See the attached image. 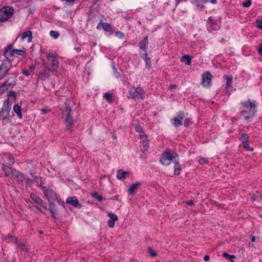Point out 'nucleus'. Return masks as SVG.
<instances>
[{"mask_svg": "<svg viewBox=\"0 0 262 262\" xmlns=\"http://www.w3.org/2000/svg\"><path fill=\"white\" fill-rule=\"evenodd\" d=\"M102 22L101 21V22H100V23L97 25V29L98 30H100V29H101L102 27Z\"/></svg>", "mask_w": 262, "mask_h": 262, "instance_id": "e2e57ef3", "label": "nucleus"}, {"mask_svg": "<svg viewBox=\"0 0 262 262\" xmlns=\"http://www.w3.org/2000/svg\"><path fill=\"white\" fill-rule=\"evenodd\" d=\"M242 104L248 110V111L243 110L241 112V114L244 116L245 119L248 120L253 117L257 112L256 101L252 102L248 100L242 102Z\"/></svg>", "mask_w": 262, "mask_h": 262, "instance_id": "f257e3e1", "label": "nucleus"}, {"mask_svg": "<svg viewBox=\"0 0 262 262\" xmlns=\"http://www.w3.org/2000/svg\"><path fill=\"white\" fill-rule=\"evenodd\" d=\"M104 98H105L106 101L108 103H113L114 101V99H113L112 94L106 93H105L103 96Z\"/></svg>", "mask_w": 262, "mask_h": 262, "instance_id": "bb28decb", "label": "nucleus"}, {"mask_svg": "<svg viewBox=\"0 0 262 262\" xmlns=\"http://www.w3.org/2000/svg\"><path fill=\"white\" fill-rule=\"evenodd\" d=\"M91 195L92 197L95 198L96 199H97L99 201H102L103 199L102 195L99 194L96 191L91 192Z\"/></svg>", "mask_w": 262, "mask_h": 262, "instance_id": "c85d7f7f", "label": "nucleus"}, {"mask_svg": "<svg viewBox=\"0 0 262 262\" xmlns=\"http://www.w3.org/2000/svg\"><path fill=\"white\" fill-rule=\"evenodd\" d=\"M174 173L176 176H179L180 174V171L182 170L181 165H180L179 162L174 161Z\"/></svg>", "mask_w": 262, "mask_h": 262, "instance_id": "b1692460", "label": "nucleus"}, {"mask_svg": "<svg viewBox=\"0 0 262 262\" xmlns=\"http://www.w3.org/2000/svg\"><path fill=\"white\" fill-rule=\"evenodd\" d=\"M181 61L185 62L187 66H190L191 64V59L189 55H185L181 57Z\"/></svg>", "mask_w": 262, "mask_h": 262, "instance_id": "412c9836", "label": "nucleus"}, {"mask_svg": "<svg viewBox=\"0 0 262 262\" xmlns=\"http://www.w3.org/2000/svg\"><path fill=\"white\" fill-rule=\"evenodd\" d=\"M177 87V85L175 84H171L169 88V89L170 90H173L176 89Z\"/></svg>", "mask_w": 262, "mask_h": 262, "instance_id": "680f3d73", "label": "nucleus"}, {"mask_svg": "<svg viewBox=\"0 0 262 262\" xmlns=\"http://www.w3.org/2000/svg\"><path fill=\"white\" fill-rule=\"evenodd\" d=\"M147 251L148 253L151 257H155L157 255L156 251L155 250H154L153 249L150 247H148Z\"/></svg>", "mask_w": 262, "mask_h": 262, "instance_id": "473e14b6", "label": "nucleus"}, {"mask_svg": "<svg viewBox=\"0 0 262 262\" xmlns=\"http://www.w3.org/2000/svg\"><path fill=\"white\" fill-rule=\"evenodd\" d=\"M11 81H12V82H14L13 83H14V86L16 84V81H15V79H13V77H9L6 82H10Z\"/></svg>", "mask_w": 262, "mask_h": 262, "instance_id": "3c124183", "label": "nucleus"}, {"mask_svg": "<svg viewBox=\"0 0 262 262\" xmlns=\"http://www.w3.org/2000/svg\"><path fill=\"white\" fill-rule=\"evenodd\" d=\"M14 82L11 81V82H5L4 83L2 84L0 86V94L4 93L7 90H8L10 86L14 87Z\"/></svg>", "mask_w": 262, "mask_h": 262, "instance_id": "f3484780", "label": "nucleus"}, {"mask_svg": "<svg viewBox=\"0 0 262 262\" xmlns=\"http://www.w3.org/2000/svg\"><path fill=\"white\" fill-rule=\"evenodd\" d=\"M185 117V115L184 112L181 111L179 112L178 113L177 117L173 118V124L177 127L178 126L181 125L182 124V121L184 118Z\"/></svg>", "mask_w": 262, "mask_h": 262, "instance_id": "ddd939ff", "label": "nucleus"}, {"mask_svg": "<svg viewBox=\"0 0 262 262\" xmlns=\"http://www.w3.org/2000/svg\"><path fill=\"white\" fill-rule=\"evenodd\" d=\"M20 176L26 180L27 184H31L33 183V180H31L29 178H26L25 175L23 173H21Z\"/></svg>", "mask_w": 262, "mask_h": 262, "instance_id": "79ce46f5", "label": "nucleus"}, {"mask_svg": "<svg viewBox=\"0 0 262 262\" xmlns=\"http://www.w3.org/2000/svg\"><path fill=\"white\" fill-rule=\"evenodd\" d=\"M67 2H68V3H73L74 2L75 0H66Z\"/></svg>", "mask_w": 262, "mask_h": 262, "instance_id": "774afa93", "label": "nucleus"}, {"mask_svg": "<svg viewBox=\"0 0 262 262\" xmlns=\"http://www.w3.org/2000/svg\"><path fill=\"white\" fill-rule=\"evenodd\" d=\"M128 173V171H124L122 169H119L117 171V178L119 180L124 179L127 177Z\"/></svg>", "mask_w": 262, "mask_h": 262, "instance_id": "aec40b11", "label": "nucleus"}, {"mask_svg": "<svg viewBox=\"0 0 262 262\" xmlns=\"http://www.w3.org/2000/svg\"><path fill=\"white\" fill-rule=\"evenodd\" d=\"M17 245V247L19 248L21 251H25V256H27L29 255V251L28 250V248L26 247V245L23 243H18L16 244Z\"/></svg>", "mask_w": 262, "mask_h": 262, "instance_id": "393cba45", "label": "nucleus"}, {"mask_svg": "<svg viewBox=\"0 0 262 262\" xmlns=\"http://www.w3.org/2000/svg\"><path fill=\"white\" fill-rule=\"evenodd\" d=\"M22 73L25 76H28L30 75V72L26 69H24L23 70Z\"/></svg>", "mask_w": 262, "mask_h": 262, "instance_id": "603ef678", "label": "nucleus"}, {"mask_svg": "<svg viewBox=\"0 0 262 262\" xmlns=\"http://www.w3.org/2000/svg\"><path fill=\"white\" fill-rule=\"evenodd\" d=\"M232 83V76H227V81H226V88L227 89L230 88L231 86Z\"/></svg>", "mask_w": 262, "mask_h": 262, "instance_id": "c756f323", "label": "nucleus"}, {"mask_svg": "<svg viewBox=\"0 0 262 262\" xmlns=\"http://www.w3.org/2000/svg\"><path fill=\"white\" fill-rule=\"evenodd\" d=\"M143 59H145V60H146V63L147 65L148 64V60H150V58H147V52H146L145 53H144L142 57Z\"/></svg>", "mask_w": 262, "mask_h": 262, "instance_id": "09e8293b", "label": "nucleus"}, {"mask_svg": "<svg viewBox=\"0 0 262 262\" xmlns=\"http://www.w3.org/2000/svg\"><path fill=\"white\" fill-rule=\"evenodd\" d=\"M251 5V0H248L247 2L243 3V6L246 8L250 7Z\"/></svg>", "mask_w": 262, "mask_h": 262, "instance_id": "49530a36", "label": "nucleus"}, {"mask_svg": "<svg viewBox=\"0 0 262 262\" xmlns=\"http://www.w3.org/2000/svg\"><path fill=\"white\" fill-rule=\"evenodd\" d=\"M135 129H136V131L137 133H138L139 134L143 133V130L142 129V128L139 123L137 124H136Z\"/></svg>", "mask_w": 262, "mask_h": 262, "instance_id": "ea45409f", "label": "nucleus"}, {"mask_svg": "<svg viewBox=\"0 0 262 262\" xmlns=\"http://www.w3.org/2000/svg\"><path fill=\"white\" fill-rule=\"evenodd\" d=\"M148 44V36H146L144 38L140 41L139 43V47L141 50L147 52V45Z\"/></svg>", "mask_w": 262, "mask_h": 262, "instance_id": "6ab92c4d", "label": "nucleus"}, {"mask_svg": "<svg viewBox=\"0 0 262 262\" xmlns=\"http://www.w3.org/2000/svg\"><path fill=\"white\" fill-rule=\"evenodd\" d=\"M10 166L11 165H9L8 164H7V163H4L3 164V166L2 167L1 169L2 170L5 171L7 170H9V168H10L11 167Z\"/></svg>", "mask_w": 262, "mask_h": 262, "instance_id": "37998d69", "label": "nucleus"}, {"mask_svg": "<svg viewBox=\"0 0 262 262\" xmlns=\"http://www.w3.org/2000/svg\"><path fill=\"white\" fill-rule=\"evenodd\" d=\"M209 259H210V257H209V255H205V256L204 257V260L205 261H208V260H209Z\"/></svg>", "mask_w": 262, "mask_h": 262, "instance_id": "69168bd1", "label": "nucleus"}, {"mask_svg": "<svg viewBox=\"0 0 262 262\" xmlns=\"http://www.w3.org/2000/svg\"><path fill=\"white\" fill-rule=\"evenodd\" d=\"M256 22L257 23V27L259 29H262V24L260 25V24H259V23H262V18L260 20H258V19L256 20Z\"/></svg>", "mask_w": 262, "mask_h": 262, "instance_id": "864d4df0", "label": "nucleus"}, {"mask_svg": "<svg viewBox=\"0 0 262 262\" xmlns=\"http://www.w3.org/2000/svg\"><path fill=\"white\" fill-rule=\"evenodd\" d=\"M10 238L13 241V242L14 244H17V238L15 236H13L12 235L10 236Z\"/></svg>", "mask_w": 262, "mask_h": 262, "instance_id": "4d7b16f0", "label": "nucleus"}, {"mask_svg": "<svg viewBox=\"0 0 262 262\" xmlns=\"http://www.w3.org/2000/svg\"><path fill=\"white\" fill-rule=\"evenodd\" d=\"M21 37L23 39L28 37V42H30L31 41L32 38V32L30 31H26L22 34Z\"/></svg>", "mask_w": 262, "mask_h": 262, "instance_id": "a878e982", "label": "nucleus"}, {"mask_svg": "<svg viewBox=\"0 0 262 262\" xmlns=\"http://www.w3.org/2000/svg\"><path fill=\"white\" fill-rule=\"evenodd\" d=\"M199 163L201 165L204 164L207 162L206 159L204 158H200L199 160Z\"/></svg>", "mask_w": 262, "mask_h": 262, "instance_id": "de8ad7c7", "label": "nucleus"}, {"mask_svg": "<svg viewBox=\"0 0 262 262\" xmlns=\"http://www.w3.org/2000/svg\"><path fill=\"white\" fill-rule=\"evenodd\" d=\"M12 52H14V54H15L17 55H21V56H23L26 53V51L24 49V50L13 49Z\"/></svg>", "mask_w": 262, "mask_h": 262, "instance_id": "7c9ffc66", "label": "nucleus"}, {"mask_svg": "<svg viewBox=\"0 0 262 262\" xmlns=\"http://www.w3.org/2000/svg\"><path fill=\"white\" fill-rule=\"evenodd\" d=\"M184 126L188 127L189 125V120L188 118H185L184 120Z\"/></svg>", "mask_w": 262, "mask_h": 262, "instance_id": "6e6d98bb", "label": "nucleus"}, {"mask_svg": "<svg viewBox=\"0 0 262 262\" xmlns=\"http://www.w3.org/2000/svg\"><path fill=\"white\" fill-rule=\"evenodd\" d=\"M178 157V154L177 152H171L170 149L166 150L162 154L159 161L163 165H168Z\"/></svg>", "mask_w": 262, "mask_h": 262, "instance_id": "f03ea898", "label": "nucleus"}, {"mask_svg": "<svg viewBox=\"0 0 262 262\" xmlns=\"http://www.w3.org/2000/svg\"><path fill=\"white\" fill-rule=\"evenodd\" d=\"M69 105V101L67 100L64 103V106L61 109L62 111V115L66 116L65 121L68 123L67 127L69 129L70 128L71 126L73 123V119L70 114L72 110Z\"/></svg>", "mask_w": 262, "mask_h": 262, "instance_id": "7ed1b4c3", "label": "nucleus"}, {"mask_svg": "<svg viewBox=\"0 0 262 262\" xmlns=\"http://www.w3.org/2000/svg\"><path fill=\"white\" fill-rule=\"evenodd\" d=\"M66 202L68 205H72L78 209H80L82 207L78 199L75 196L68 198Z\"/></svg>", "mask_w": 262, "mask_h": 262, "instance_id": "4468645a", "label": "nucleus"}, {"mask_svg": "<svg viewBox=\"0 0 262 262\" xmlns=\"http://www.w3.org/2000/svg\"><path fill=\"white\" fill-rule=\"evenodd\" d=\"M140 138L142 140L141 142L143 144V147L144 148V150L143 152H145V151H147L148 147H149V141L147 140V138L146 135L145 134L144 132L143 131V133L139 134Z\"/></svg>", "mask_w": 262, "mask_h": 262, "instance_id": "dca6fc26", "label": "nucleus"}, {"mask_svg": "<svg viewBox=\"0 0 262 262\" xmlns=\"http://www.w3.org/2000/svg\"><path fill=\"white\" fill-rule=\"evenodd\" d=\"M8 97L12 96L14 99L16 98V93L14 91H10L8 94Z\"/></svg>", "mask_w": 262, "mask_h": 262, "instance_id": "c03bdc74", "label": "nucleus"}, {"mask_svg": "<svg viewBox=\"0 0 262 262\" xmlns=\"http://www.w3.org/2000/svg\"><path fill=\"white\" fill-rule=\"evenodd\" d=\"M259 48L257 49V52L259 54L262 55V44L259 45Z\"/></svg>", "mask_w": 262, "mask_h": 262, "instance_id": "bf43d9fd", "label": "nucleus"}, {"mask_svg": "<svg viewBox=\"0 0 262 262\" xmlns=\"http://www.w3.org/2000/svg\"><path fill=\"white\" fill-rule=\"evenodd\" d=\"M20 174V173L19 171L12 167L9 168V170L5 171V176L7 177H10L11 179L18 178Z\"/></svg>", "mask_w": 262, "mask_h": 262, "instance_id": "f8f14e48", "label": "nucleus"}, {"mask_svg": "<svg viewBox=\"0 0 262 262\" xmlns=\"http://www.w3.org/2000/svg\"><path fill=\"white\" fill-rule=\"evenodd\" d=\"M50 206L48 210L52 213V216L54 218H56V210L55 209V205L54 202H49Z\"/></svg>", "mask_w": 262, "mask_h": 262, "instance_id": "4be33fe9", "label": "nucleus"}, {"mask_svg": "<svg viewBox=\"0 0 262 262\" xmlns=\"http://www.w3.org/2000/svg\"><path fill=\"white\" fill-rule=\"evenodd\" d=\"M212 75L210 72L207 71L202 75L201 84L206 88H209L211 85Z\"/></svg>", "mask_w": 262, "mask_h": 262, "instance_id": "1a4fd4ad", "label": "nucleus"}, {"mask_svg": "<svg viewBox=\"0 0 262 262\" xmlns=\"http://www.w3.org/2000/svg\"><path fill=\"white\" fill-rule=\"evenodd\" d=\"M14 13V9L9 6L4 7L0 10V22L10 19Z\"/></svg>", "mask_w": 262, "mask_h": 262, "instance_id": "20e7f679", "label": "nucleus"}, {"mask_svg": "<svg viewBox=\"0 0 262 262\" xmlns=\"http://www.w3.org/2000/svg\"><path fill=\"white\" fill-rule=\"evenodd\" d=\"M115 221L112 220L111 219L109 220L107 223L108 226L110 228H113L115 225Z\"/></svg>", "mask_w": 262, "mask_h": 262, "instance_id": "a18cd8bd", "label": "nucleus"}, {"mask_svg": "<svg viewBox=\"0 0 262 262\" xmlns=\"http://www.w3.org/2000/svg\"><path fill=\"white\" fill-rule=\"evenodd\" d=\"M42 191L49 202H54L57 200L56 193L50 188L41 185Z\"/></svg>", "mask_w": 262, "mask_h": 262, "instance_id": "423d86ee", "label": "nucleus"}, {"mask_svg": "<svg viewBox=\"0 0 262 262\" xmlns=\"http://www.w3.org/2000/svg\"><path fill=\"white\" fill-rule=\"evenodd\" d=\"M33 178H34L33 181H34L35 182L37 185H38L39 186L41 187V185H42V183L41 182V178L37 177V176H34V177H33Z\"/></svg>", "mask_w": 262, "mask_h": 262, "instance_id": "f704fd0d", "label": "nucleus"}, {"mask_svg": "<svg viewBox=\"0 0 262 262\" xmlns=\"http://www.w3.org/2000/svg\"><path fill=\"white\" fill-rule=\"evenodd\" d=\"M185 203L189 206H193L194 205V202L192 200L185 201Z\"/></svg>", "mask_w": 262, "mask_h": 262, "instance_id": "13d9d810", "label": "nucleus"}, {"mask_svg": "<svg viewBox=\"0 0 262 262\" xmlns=\"http://www.w3.org/2000/svg\"><path fill=\"white\" fill-rule=\"evenodd\" d=\"M14 158L11 156H9L8 157V162H6L7 164H8L9 165H13L14 164Z\"/></svg>", "mask_w": 262, "mask_h": 262, "instance_id": "e433bc0d", "label": "nucleus"}, {"mask_svg": "<svg viewBox=\"0 0 262 262\" xmlns=\"http://www.w3.org/2000/svg\"><path fill=\"white\" fill-rule=\"evenodd\" d=\"M13 50V49L12 44H9L4 48V52L3 55L6 58V60H8L9 58H10L14 55V52H12Z\"/></svg>", "mask_w": 262, "mask_h": 262, "instance_id": "2eb2a0df", "label": "nucleus"}, {"mask_svg": "<svg viewBox=\"0 0 262 262\" xmlns=\"http://www.w3.org/2000/svg\"><path fill=\"white\" fill-rule=\"evenodd\" d=\"M107 215L108 216L110 217L111 220H113L114 221H116L118 220V217L116 214H115L113 213L110 212L108 213Z\"/></svg>", "mask_w": 262, "mask_h": 262, "instance_id": "a19ab883", "label": "nucleus"}, {"mask_svg": "<svg viewBox=\"0 0 262 262\" xmlns=\"http://www.w3.org/2000/svg\"><path fill=\"white\" fill-rule=\"evenodd\" d=\"M13 110L14 112H15L19 117V118H22V113H21V108L20 106L18 104H15L13 106Z\"/></svg>", "mask_w": 262, "mask_h": 262, "instance_id": "5701e85b", "label": "nucleus"}, {"mask_svg": "<svg viewBox=\"0 0 262 262\" xmlns=\"http://www.w3.org/2000/svg\"><path fill=\"white\" fill-rule=\"evenodd\" d=\"M47 59L51 62L52 70L48 69L49 71H51L52 72L58 68L59 62L56 55L53 53H49L47 55Z\"/></svg>", "mask_w": 262, "mask_h": 262, "instance_id": "0eeeda50", "label": "nucleus"}, {"mask_svg": "<svg viewBox=\"0 0 262 262\" xmlns=\"http://www.w3.org/2000/svg\"><path fill=\"white\" fill-rule=\"evenodd\" d=\"M11 109V104L9 103V99H6L4 102L2 110L0 111V117H3V120L8 118L9 116V112Z\"/></svg>", "mask_w": 262, "mask_h": 262, "instance_id": "6e6552de", "label": "nucleus"}, {"mask_svg": "<svg viewBox=\"0 0 262 262\" xmlns=\"http://www.w3.org/2000/svg\"><path fill=\"white\" fill-rule=\"evenodd\" d=\"M208 21L212 25L216 24V21L214 19H213L211 17L208 18Z\"/></svg>", "mask_w": 262, "mask_h": 262, "instance_id": "5fc2aeb1", "label": "nucleus"}, {"mask_svg": "<svg viewBox=\"0 0 262 262\" xmlns=\"http://www.w3.org/2000/svg\"><path fill=\"white\" fill-rule=\"evenodd\" d=\"M240 140L242 142V143H244V142H247L249 140V136L246 134H243L241 135V137L239 138Z\"/></svg>", "mask_w": 262, "mask_h": 262, "instance_id": "2f4dec72", "label": "nucleus"}, {"mask_svg": "<svg viewBox=\"0 0 262 262\" xmlns=\"http://www.w3.org/2000/svg\"><path fill=\"white\" fill-rule=\"evenodd\" d=\"M50 34L54 38H57L59 36V32L54 30L51 31Z\"/></svg>", "mask_w": 262, "mask_h": 262, "instance_id": "58836bf2", "label": "nucleus"}, {"mask_svg": "<svg viewBox=\"0 0 262 262\" xmlns=\"http://www.w3.org/2000/svg\"><path fill=\"white\" fill-rule=\"evenodd\" d=\"M194 1L198 7L201 9L205 7L204 5V3L205 2V0H194Z\"/></svg>", "mask_w": 262, "mask_h": 262, "instance_id": "72a5a7b5", "label": "nucleus"}, {"mask_svg": "<svg viewBox=\"0 0 262 262\" xmlns=\"http://www.w3.org/2000/svg\"><path fill=\"white\" fill-rule=\"evenodd\" d=\"M115 34H116V35L118 37H119V38H123V37H124V34H123L122 32H120V31H117V32H116Z\"/></svg>", "mask_w": 262, "mask_h": 262, "instance_id": "8fccbe9b", "label": "nucleus"}, {"mask_svg": "<svg viewBox=\"0 0 262 262\" xmlns=\"http://www.w3.org/2000/svg\"><path fill=\"white\" fill-rule=\"evenodd\" d=\"M140 185L141 183L139 182H137L136 183L132 184L128 189V193L130 194H134Z\"/></svg>", "mask_w": 262, "mask_h": 262, "instance_id": "a211bd4d", "label": "nucleus"}, {"mask_svg": "<svg viewBox=\"0 0 262 262\" xmlns=\"http://www.w3.org/2000/svg\"><path fill=\"white\" fill-rule=\"evenodd\" d=\"M102 26L106 32H111L112 31V26L107 23H103L102 24Z\"/></svg>", "mask_w": 262, "mask_h": 262, "instance_id": "cd10ccee", "label": "nucleus"}, {"mask_svg": "<svg viewBox=\"0 0 262 262\" xmlns=\"http://www.w3.org/2000/svg\"><path fill=\"white\" fill-rule=\"evenodd\" d=\"M11 67V62L10 60H4L3 61L2 63L0 66V74L3 73V76L1 78H3L5 77L9 71L10 70Z\"/></svg>", "mask_w": 262, "mask_h": 262, "instance_id": "9d476101", "label": "nucleus"}, {"mask_svg": "<svg viewBox=\"0 0 262 262\" xmlns=\"http://www.w3.org/2000/svg\"><path fill=\"white\" fill-rule=\"evenodd\" d=\"M143 90L141 87L132 88L129 90L128 97L135 100L143 99Z\"/></svg>", "mask_w": 262, "mask_h": 262, "instance_id": "39448f33", "label": "nucleus"}, {"mask_svg": "<svg viewBox=\"0 0 262 262\" xmlns=\"http://www.w3.org/2000/svg\"><path fill=\"white\" fill-rule=\"evenodd\" d=\"M256 238L255 236H252L251 238V241L252 242H254L255 241Z\"/></svg>", "mask_w": 262, "mask_h": 262, "instance_id": "338daca9", "label": "nucleus"}, {"mask_svg": "<svg viewBox=\"0 0 262 262\" xmlns=\"http://www.w3.org/2000/svg\"><path fill=\"white\" fill-rule=\"evenodd\" d=\"M35 69V66L34 64H32L29 67V69L31 71H33L34 69Z\"/></svg>", "mask_w": 262, "mask_h": 262, "instance_id": "052dcab7", "label": "nucleus"}, {"mask_svg": "<svg viewBox=\"0 0 262 262\" xmlns=\"http://www.w3.org/2000/svg\"><path fill=\"white\" fill-rule=\"evenodd\" d=\"M30 198L32 200V202H30V203L34 205L40 211L42 212L40 208L42 206L43 201L35 193H33L30 194Z\"/></svg>", "mask_w": 262, "mask_h": 262, "instance_id": "9b49d317", "label": "nucleus"}, {"mask_svg": "<svg viewBox=\"0 0 262 262\" xmlns=\"http://www.w3.org/2000/svg\"><path fill=\"white\" fill-rule=\"evenodd\" d=\"M223 256L229 260H231V259H234L235 258V256L233 255H230L227 252H224L223 254Z\"/></svg>", "mask_w": 262, "mask_h": 262, "instance_id": "4c0bfd02", "label": "nucleus"}, {"mask_svg": "<svg viewBox=\"0 0 262 262\" xmlns=\"http://www.w3.org/2000/svg\"><path fill=\"white\" fill-rule=\"evenodd\" d=\"M11 75H12V77H13V79H15L17 77V76H18V74L16 72H15V73L11 74Z\"/></svg>", "mask_w": 262, "mask_h": 262, "instance_id": "0e129e2a", "label": "nucleus"}, {"mask_svg": "<svg viewBox=\"0 0 262 262\" xmlns=\"http://www.w3.org/2000/svg\"><path fill=\"white\" fill-rule=\"evenodd\" d=\"M243 147L247 149V150L251 151H252L253 150V148L249 147V141L247 142H244V143H243Z\"/></svg>", "mask_w": 262, "mask_h": 262, "instance_id": "c9c22d12", "label": "nucleus"}]
</instances>
